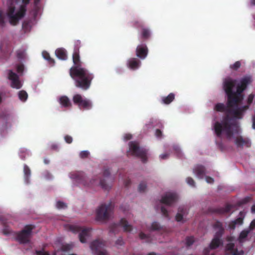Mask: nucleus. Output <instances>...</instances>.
<instances>
[{"instance_id": "1", "label": "nucleus", "mask_w": 255, "mask_h": 255, "mask_svg": "<svg viewBox=\"0 0 255 255\" xmlns=\"http://www.w3.org/2000/svg\"><path fill=\"white\" fill-rule=\"evenodd\" d=\"M249 106H244L240 107H230L223 103H218L214 107V110L220 112H226L227 115L223 118L221 123L216 122L214 126V129L216 135L221 137L222 133H224L228 139H231L233 135L238 134L240 132V128L236 122H231L230 116L235 119H242L245 112L249 109Z\"/></svg>"}, {"instance_id": "2", "label": "nucleus", "mask_w": 255, "mask_h": 255, "mask_svg": "<svg viewBox=\"0 0 255 255\" xmlns=\"http://www.w3.org/2000/svg\"><path fill=\"white\" fill-rule=\"evenodd\" d=\"M80 42L77 41L73 53L72 59L74 66L70 69V75L74 80L75 86L84 90L88 89L91 85L94 75L87 69L81 67L82 62L80 59L79 47Z\"/></svg>"}, {"instance_id": "3", "label": "nucleus", "mask_w": 255, "mask_h": 255, "mask_svg": "<svg viewBox=\"0 0 255 255\" xmlns=\"http://www.w3.org/2000/svg\"><path fill=\"white\" fill-rule=\"evenodd\" d=\"M71 179L74 180L76 182L83 184L85 186H91L94 185L100 184L103 189L108 190L112 186L111 183L113 181V178L110 176V171L109 169H105L103 172V177L99 181L95 179L88 182L84 173L82 171L72 172L69 174Z\"/></svg>"}, {"instance_id": "4", "label": "nucleus", "mask_w": 255, "mask_h": 255, "mask_svg": "<svg viewBox=\"0 0 255 255\" xmlns=\"http://www.w3.org/2000/svg\"><path fill=\"white\" fill-rule=\"evenodd\" d=\"M114 208V205L111 202L108 204H102L97 210V220L104 221L109 219L113 212Z\"/></svg>"}, {"instance_id": "5", "label": "nucleus", "mask_w": 255, "mask_h": 255, "mask_svg": "<svg viewBox=\"0 0 255 255\" xmlns=\"http://www.w3.org/2000/svg\"><path fill=\"white\" fill-rule=\"evenodd\" d=\"M34 228L35 226L32 225H26L21 231L17 234L16 236V240L20 244L29 243L31 236L32 231Z\"/></svg>"}, {"instance_id": "6", "label": "nucleus", "mask_w": 255, "mask_h": 255, "mask_svg": "<svg viewBox=\"0 0 255 255\" xmlns=\"http://www.w3.org/2000/svg\"><path fill=\"white\" fill-rule=\"evenodd\" d=\"M70 230L74 233L79 232V238L80 241L82 243L87 242V240L91 237V229L90 228H85L83 229L82 227L72 225L70 227Z\"/></svg>"}, {"instance_id": "7", "label": "nucleus", "mask_w": 255, "mask_h": 255, "mask_svg": "<svg viewBox=\"0 0 255 255\" xmlns=\"http://www.w3.org/2000/svg\"><path fill=\"white\" fill-rule=\"evenodd\" d=\"M237 81L228 77L225 78L223 82V89L227 95L228 99V105H231V98L233 96V89L235 88Z\"/></svg>"}, {"instance_id": "8", "label": "nucleus", "mask_w": 255, "mask_h": 255, "mask_svg": "<svg viewBox=\"0 0 255 255\" xmlns=\"http://www.w3.org/2000/svg\"><path fill=\"white\" fill-rule=\"evenodd\" d=\"M106 242L101 240H96L90 244V248L96 255H107V251L105 249Z\"/></svg>"}, {"instance_id": "9", "label": "nucleus", "mask_w": 255, "mask_h": 255, "mask_svg": "<svg viewBox=\"0 0 255 255\" xmlns=\"http://www.w3.org/2000/svg\"><path fill=\"white\" fill-rule=\"evenodd\" d=\"M128 145L129 149L127 152V156L132 155L139 157L141 161H143V151L140 148L138 142L130 141Z\"/></svg>"}, {"instance_id": "10", "label": "nucleus", "mask_w": 255, "mask_h": 255, "mask_svg": "<svg viewBox=\"0 0 255 255\" xmlns=\"http://www.w3.org/2000/svg\"><path fill=\"white\" fill-rule=\"evenodd\" d=\"M73 101L75 104L77 105L80 109L89 110L92 108L91 101L87 99L83 98L80 94H76L73 96Z\"/></svg>"}, {"instance_id": "11", "label": "nucleus", "mask_w": 255, "mask_h": 255, "mask_svg": "<svg viewBox=\"0 0 255 255\" xmlns=\"http://www.w3.org/2000/svg\"><path fill=\"white\" fill-rule=\"evenodd\" d=\"M119 225L123 228L125 232H129L132 229V226L128 224V222L125 219L123 218L121 220L119 224L114 223L111 225L110 227V232L115 234H116L118 231Z\"/></svg>"}, {"instance_id": "12", "label": "nucleus", "mask_w": 255, "mask_h": 255, "mask_svg": "<svg viewBox=\"0 0 255 255\" xmlns=\"http://www.w3.org/2000/svg\"><path fill=\"white\" fill-rule=\"evenodd\" d=\"M245 89L238 85L237 87L236 92H233V96L231 98V104L229 105L230 107H237L238 104L243 100V97L242 95L243 92Z\"/></svg>"}, {"instance_id": "13", "label": "nucleus", "mask_w": 255, "mask_h": 255, "mask_svg": "<svg viewBox=\"0 0 255 255\" xmlns=\"http://www.w3.org/2000/svg\"><path fill=\"white\" fill-rule=\"evenodd\" d=\"M177 195L174 193L168 192L162 196L160 202L166 205L170 206L177 200Z\"/></svg>"}, {"instance_id": "14", "label": "nucleus", "mask_w": 255, "mask_h": 255, "mask_svg": "<svg viewBox=\"0 0 255 255\" xmlns=\"http://www.w3.org/2000/svg\"><path fill=\"white\" fill-rule=\"evenodd\" d=\"M25 13V8L21 6L20 9L15 14V15L9 16V23L10 24L12 25H16L19 19L24 16Z\"/></svg>"}, {"instance_id": "15", "label": "nucleus", "mask_w": 255, "mask_h": 255, "mask_svg": "<svg viewBox=\"0 0 255 255\" xmlns=\"http://www.w3.org/2000/svg\"><path fill=\"white\" fill-rule=\"evenodd\" d=\"M8 79L11 81V86L12 88L20 89L21 87L18 75L12 70L8 71Z\"/></svg>"}, {"instance_id": "16", "label": "nucleus", "mask_w": 255, "mask_h": 255, "mask_svg": "<svg viewBox=\"0 0 255 255\" xmlns=\"http://www.w3.org/2000/svg\"><path fill=\"white\" fill-rule=\"evenodd\" d=\"M232 208V205L227 204L225 207L212 208L210 209V211L219 215H225L229 213Z\"/></svg>"}, {"instance_id": "17", "label": "nucleus", "mask_w": 255, "mask_h": 255, "mask_svg": "<svg viewBox=\"0 0 255 255\" xmlns=\"http://www.w3.org/2000/svg\"><path fill=\"white\" fill-rule=\"evenodd\" d=\"M127 65L130 70H135L141 66V62L137 58H130L128 60Z\"/></svg>"}, {"instance_id": "18", "label": "nucleus", "mask_w": 255, "mask_h": 255, "mask_svg": "<svg viewBox=\"0 0 255 255\" xmlns=\"http://www.w3.org/2000/svg\"><path fill=\"white\" fill-rule=\"evenodd\" d=\"M240 217L237 219L231 221L229 224V228L231 230H234L237 225H242L243 224L244 214L241 211L239 214Z\"/></svg>"}, {"instance_id": "19", "label": "nucleus", "mask_w": 255, "mask_h": 255, "mask_svg": "<svg viewBox=\"0 0 255 255\" xmlns=\"http://www.w3.org/2000/svg\"><path fill=\"white\" fill-rule=\"evenodd\" d=\"M235 144L238 147L243 148V146L245 145L247 147L250 146V142L247 139L244 138L241 136H237L235 139Z\"/></svg>"}, {"instance_id": "20", "label": "nucleus", "mask_w": 255, "mask_h": 255, "mask_svg": "<svg viewBox=\"0 0 255 255\" xmlns=\"http://www.w3.org/2000/svg\"><path fill=\"white\" fill-rule=\"evenodd\" d=\"M194 173L199 178L202 179L206 173L205 167L202 165H196L194 169Z\"/></svg>"}, {"instance_id": "21", "label": "nucleus", "mask_w": 255, "mask_h": 255, "mask_svg": "<svg viewBox=\"0 0 255 255\" xmlns=\"http://www.w3.org/2000/svg\"><path fill=\"white\" fill-rule=\"evenodd\" d=\"M223 244L221 239L214 237L209 245V248L211 250H214Z\"/></svg>"}, {"instance_id": "22", "label": "nucleus", "mask_w": 255, "mask_h": 255, "mask_svg": "<svg viewBox=\"0 0 255 255\" xmlns=\"http://www.w3.org/2000/svg\"><path fill=\"white\" fill-rule=\"evenodd\" d=\"M60 104L64 108H69L72 106V104L70 99L66 96H61L59 98Z\"/></svg>"}, {"instance_id": "23", "label": "nucleus", "mask_w": 255, "mask_h": 255, "mask_svg": "<svg viewBox=\"0 0 255 255\" xmlns=\"http://www.w3.org/2000/svg\"><path fill=\"white\" fill-rule=\"evenodd\" d=\"M55 54L56 56L61 60H65L67 58L66 51L64 48H58L55 51Z\"/></svg>"}, {"instance_id": "24", "label": "nucleus", "mask_w": 255, "mask_h": 255, "mask_svg": "<svg viewBox=\"0 0 255 255\" xmlns=\"http://www.w3.org/2000/svg\"><path fill=\"white\" fill-rule=\"evenodd\" d=\"M186 209L184 207H179L178 208V213L176 214L175 219L177 222L182 221L183 216L186 213Z\"/></svg>"}, {"instance_id": "25", "label": "nucleus", "mask_w": 255, "mask_h": 255, "mask_svg": "<svg viewBox=\"0 0 255 255\" xmlns=\"http://www.w3.org/2000/svg\"><path fill=\"white\" fill-rule=\"evenodd\" d=\"M252 82V78L250 76H247L242 78L239 85L245 89H246L247 86Z\"/></svg>"}, {"instance_id": "26", "label": "nucleus", "mask_w": 255, "mask_h": 255, "mask_svg": "<svg viewBox=\"0 0 255 255\" xmlns=\"http://www.w3.org/2000/svg\"><path fill=\"white\" fill-rule=\"evenodd\" d=\"M175 99V95L171 93L167 96L162 98V102L166 105L170 104Z\"/></svg>"}, {"instance_id": "27", "label": "nucleus", "mask_w": 255, "mask_h": 255, "mask_svg": "<svg viewBox=\"0 0 255 255\" xmlns=\"http://www.w3.org/2000/svg\"><path fill=\"white\" fill-rule=\"evenodd\" d=\"M23 172H24V178L26 183H29V177L31 175V171L29 167L24 165L23 167Z\"/></svg>"}, {"instance_id": "28", "label": "nucleus", "mask_w": 255, "mask_h": 255, "mask_svg": "<svg viewBox=\"0 0 255 255\" xmlns=\"http://www.w3.org/2000/svg\"><path fill=\"white\" fill-rule=\"evenodd\" d=\"M235 244L234 243H229L227 244L226 246V252H228L229 253H231L232 255H233L235 253H238V251L237 249H235Z\"/></svg>"}, {"instance_id": "29", "label": "nucleus", "mask_w": 255, "mask_h": 255, "mask_svg": "<svg viewBox=\"0 0 255 255\" xmlns=\"http://www.w3.org/2000/svg\"><path fill=\"white\" fill-rule=\"evenodd\" d=\"M42 56L45 59L47 60L49 64H51L52 66L54 65L55 61L50 57L49 53H48L47 51H43L42 52Z\"/></svg>"}, {"instance_id": "30", "label": "nucleus", "mask_w": 255, "mask_h": 255, "mask_svg": "<svg viewBox=\"0 0 255 255\" xmlns=\"http://www.w3.org/2000/svg\"><path fill=\"white\" fill-rule=\"evenodd\" d=\"M136 56L140 58H143V45L140 44V45H138L136 48Z\"/></svg>"}, {"instance_id": "31", "label": "nucleus", "mask_w": 255, "mask_h": 255, "mask_svg": "<svg viewBox=\"0 0 255 255\" xmlns=\"http://www.w3.org/2000/svg\"><path fill=\"white\" fill-rule=\"evenodd\" d=\"M250 233V231L248 230H244L242 231L240 234L239 237V241L240 242H243V241L247 237L248 234Z\"/></svg>"}, {"instance_id": "32", "label": "nucleus", "mask_w": 255, "mask_h": 255, "mask_svg": "<svg viewBox=\"0 0 255 255\" xmlns=\"http://www.w3.org/2000/svg\"><path fill=\"white\" fill-rule=\"evenodd\" d=\"M28 95L24 91H20L18 93V97L21 101H25L27 99Z\"/></svg>"}, {"instance_id": "33", "label": "nucleus", "mask_w": 255, "mask_h": 255, "mask_svg": "<svg viewBox=\"0 0 255 255\" xmlns=\"http://www.w3.org/2000/svg\"><path fill=\"white\" fill-rule=\"evenodd\" d=\"M194 241H195V240H194V238L193 237H192V236L187 237L186 238V239H185L186 245L187 247H190L194 243Z\"/></svg>"}, {"instance_id": "34", "label": "nucleus", "mask_w": 255, "mask_h": 255, "mask_svg": "<svg viewBox=\"0 0 255 255\" xmlns=\"http://www.w3.org/2000/svg\"><path fill=\"white\" fill-rule=\"evenodd\" d=\"M218 230L216 232L214 237L221 239L224 233L225 229L223 228Z\"/></svg>"}, {"instance_id": "35", "label": "nucleus", "mask_w": 255, "mask_h": 255, "mask_svg": "<svg viewBox=\"0 0 255 255\" xmlns=\"http://www.w3.org/2000/svg\"><path fill=\"white\" fill-rule=\"evenodd\" d=\"M5 25V21L4 20V16L2 10H0V26L3 27Z\"/></svg>"}, {"instance_id": "36", "label": "nucleus", "mask_w": 255, "mask_h": 255, "mask_svg": "<svg viewBox=\"0 0 255 255\" xmlns=\"http://www.w3.org/2000/svg\"><path fill=\"white\" fill-rule=\"evenodd\" d=\"M161 227L160 224L156 222H153L151 226V229L153 231H157L161 229Z\"/></svg>"}, {"instance_id": "37", "label": "nucleus", "mask_w": 255, "mask_h": 255, "mask_svg": "<svg viewBox=\"0 0 255 255\" xmlns=\"http://www.w3.org/2000/svg\"><path fill=\"white\" fill-rule=\"evenodd\" d=\"M241 66L240 61H236L235 63L230 66V68L234 70H237Z\"/></svg>"}, {"instance_id": "38", "label": "nucleus", "mask_w": 255, "mask_h": 255, "mask_svg": "<svg viewBox=\"0 0 255 255\" xmlns=\"http://www.w3.org/2000/svg\"><path fill=\"white\" fill-rule=\"evenodd\" d=\"M213 227L215 229L223 228V224L219 221H216L213 224Z\"/></svg>"}, {"instance_id": "39", "label": "nucleus", "mask_w": 255, "mask_h": 255, "mask_svg": "<svg viewBox=\"0 0 255 255\" xmlns=\"http://www.w3.org/2000/svg\"><path fill=\"white\" fill-rule=\"evenodd\" d=\"M89 154H90V153L87 150L82 151L80 153V157L82 159H85V158H88Z\"/></svg>"}, {"instance_id": "40", "label": "nucleus", "mask_w": 255, "mask_h": 255, "mask_svg": "<svg viewBox=\"0 0 255 255\" xmlns=\"http://www.w3.org/2000/svg\"><path fill=\"white\" fill-rule=\"evenodd\" d=\"M56 207L58 209H64L67 207L65 203L61 201H58L56 203Z\"/></svg>"}, {"instance_id": "41", "label": "nucleus", "mask_w": 255, "mask_h": 255, "mask_svg": "<svg viewBox=\"0 0 255 255\" xmlns=\"http://www.w3.org/2000/svg\"><path fill=\"white\" fill-rule=\"evenodd\" d=\"M187 183L191 186L194 187H195V183L194 180L191 177H187L186 178Z\"/></svg>"}, {"instance_id": "42", "label": "nucleus", "mask_w": 255, "mask_h": 255, "mask_svg": "<svg viewBox=\"0 0 255 255\" xmlns=\"http://www.w3.org/2000/svg\"><path fill=\"white\" fill-rule=\"evenodd\" d=\"M15 11V7L14 6H10L9 7L7 12V15L8 16H10L13 15H15L14 14Z\"/></svg>"}, {"instance_id": "43", "label": "nucleus", "mask_w": 255, "mask_h": 255, "mask_svg": "<svg viewBox=\"0 0 255 255\" xmlns=\"http://www.w3.org/2000/svg\"><path fill=\"white\" fill-rule=\"evenodd\" d=\"M173 149L175 151V153L178 156L180 157L181 155V153L180 151V149L177 145H174L173 146Z\"/></svg>"}, {"instance_id": "44", "label": "nucleus", "mask_w": 255, "mask_h": 255, "mask_svg": "<svg viewBox=\"0 0 255 255\" xmlns=\"http://www.w3.org/2000/svg\"><path fill=\"white\" fill-rule=\"evenodd\" d=\"M161 213H162V215L164 217H165L166 218H168L169 217V215H168V211L166 209L165 207H164V206H162L161 207Z\"/></svg>"}, {"instance_id": "45", "label": "nucleus", "mask_w": 255, "mask_h": 255, "mask_svg": "<svg viewBox=\"0 0 255 255\" xmlns=\"http://www.w3.org/2000/svg\"><path fill=\"white\" fill-rule=\"evenodd\" d=\"M64 140L65 142L68 144H70L73 141V138L72 136L69 135H66L64 136Z\"/></svg>"}, {"instance_id": "46", "label": "nucleus", "mask_w": 255, "mask_h": 255, "mask_svg": "<svg viewBox=\"0 0 255 255\" xmlns=\"http://www.w3.org/2000/svg\"><path fill=\"white\" fill-rule=\"evenodd\" d=\"M155 134L157 138H161L162 137V132L159 129H156Z\"/></svg>"}, {"instance_id": "47", "label": "nucleus", "mask_w": 255, "mask_h": 255, "mask_svg": "<svg viewBox=\"0 0 255 255\" xmlns=\"http://www.w3.org/2000/svg\"><path fill=\"white\" fill-rule=\"evenodd\" d=\"M24 66L22 64H19L16 67V71L18 73H20L23 71Z\"/></svg>"}, {"instance_id": "48", "label": "nucleus", "mask_w": 255, "mask_h": 255, "mask_svg": "<svg viewBox=\"0 0 255 255\" xmlns=\"http://www.w3.org/2000/svg\"><path fill=\"white\" fill-rule=\"evenodd\" d=\"M132 138V135L130 133H126L124 135V140L127 141Z\"/></svg>"}, {"instance_id": "49", "label": "nucleus", "mask_w": 255, "mask_h": 255, "mask_svg": "<svg viewBox=\"0 0 255 255\" xmlns=\"http://www.w3.org/2000/svg\"><path fill=\"white\" fill-rule=\"evenodd\" d=\"M116 244L117 246H122L124 244V241L122 238L120 237L118 238L116 242Z\"/></svg>"}, {"instance_id": "50", "label": "nucleus", "mask_w": 255, "mask_h": 255, "mask_svg": "<svg viewBox=\"0 0 255 255\" xmlns=\"http://www.w3.org/2000/svg\"><path fill=\"white\" fill-rule=\"evenodd\" d=\"M36 254L37 255H48V252H44L43 250L36 251Z\"/></svg>"}, {"instance_id": "51", "label": "nucleus", "mask_w": 255, "mask_h": 255, "mask_svg": "<svg viewBox=\"0 0 255 255\" xmlns=\"http://www.w3.org/2000/svg\"><path fill=\"white\" fill-rule=\"evenodd\" d=\"M2 232L3 234L7 235L10 233L11 231L8 228L5 227L3 229Z\"/></svg>"}, {"instance_id": "52", "label": "nucleus", "mask_w": 255, "mask_h": 255, "mask_svg": "<svg viewBox=\"0 0 255 255\" xmlns=\"http://www.w3.org/2000/svg\"><path fill=\"white\" fill-rule=\"evenodd\" d=\"M206 181L207 183H210V184L213 183V182L214 181V179L209 176L206 177Z\"/></svg>"}, {"instance_id": "53", "label": "nucleus", "mask_w": 255, "mask_h": 255, "mask_svg": "<svg viewBox=\"0 0 255 255\" xmlns=\"http://www.w3.org/2000/svg\"><path fill=\"white\" fill-rule=\"evenodd\" d=\"M150 33L149 31L144 28V39L148 38L150 36Z\"/></svg>"}, {"instance_id": "54", "label": "nucleus", "mask_w": 255, "mask_h": 255, "mask_svg": "<svg viewBox=\"0 0 255 255\" xmlns=\"http://www.w3.org/2000/svg\"><path fill=\"white\" fill-rule=\"evenodd\" d=\"M253 99H254V96L252 95H250L249 96L248 99V104H251L253 102Z\"/></svg>"}, {"instance_id": "55", "label": "nucleus", "mask_w": 255, "mask_h": 255, "mask_svg": "<svg viewBox=\"0 0 255 255\" xmlns=\"http://www.w3.org/2000/svg\"><path fill=\"white\" fill-rule=\"evenodd\" d=\"M131 183V181L130 179H127L125 182H124V184H125V187H127L129 185H130Z\"/></svg>"}, {"instance_id": "56", "label": "nucleus", "mask_w": 255, "mask_h": 255, "mask_svg": "<svg viewBox=\"0 0 255 255\" xmlns=\"http://www.w3.org/2000/svg\"><path fill=\"white\" fill-rule=\"evenodd\" d=\"M169 156V154L168 153H164L160 155V157L162 159H167Z\"/></svg>"}, {"instance_id": "57", "label": "nucleus", "mask_w": 255, "mask_h": 255, "mask_svg": "<svg viewBox=\"0 0 255 255\" xmlns=\"http://www.w3.org/2000/svg\"><path fill=\"white\" fill-rule=\"evenodd\" d=\"M250 228L251 230H253L255 228V219L251 222Z\"/></svg>"}, {"instance_id": "58", "label": "nucleus", "mask_w": 255, "mask_h": 255, "mask_svg": "<svg viewBox=\"0 0 255 255\" xmlns=\"http://www.w3.org/2000/svg\"><path fill=\"white\" fill-rule=\"evenodd\" d=\"M138 190L140 192L143 191V183L141 182L138 186Z\"/></svg>"}, {"instance_id": "59", "label": "nucleus", "mask_w": 255, "mask_h": 255, "mask_svg": "<svg viewBox=\"0 0 255 255\" xmlns=\"http://www.w3.org/2000/svg\"><path fill=\"white\" fill-rule=\"evenodd\" d=\"M211 249H210V248H205L204 250V254L205 255H207L209 254V252H210V250Z\"/></svg>"}, {"instance_id": "60", "label": "nucleus", "mask_w": 255, "mask_h": 255, "mask_svg": "<svg viewBox=\"0 0 255 255\" xmlns=\"http://www.w3.org/2000/svg\"><path fill=\"white\" fill-rule=\"evenodd\" d=\"M51 148L55 150H57L58 149V146L57 144H52L51 145Z\"/></svg>"}, {"instance_id": "61", "label": "nucleus", "mask_w": 255, "mask_h": 255, "mask_svg": "<svg viewBox=\"0 0 255 255\" xmlns=\"http://www.w3.org/2000/svg\"><path fill=\"white\" fill-rule=\"evenodd\" d=\"M226 240L228 242H231L234 240V237L232 236H228L226 238Z\"/></svg>"}, {"instance_id": "62", "label": "nucleus", "mask_w": 255, "mask_h": 255, "mask_svg": "<svg viewBox=\"0 0 255 255\" xmlns=\"http://www.w3.org/2000/svg\"><path fill=\"white\" fill-rule=\"evenodd\" d=\"M148 54V48L144 45V58L146 57Z\"/></svg>"}, {"instance_id": "63", "label": "nucleus", "mask_w": 255, "mask_h": 255, "mask_svg": "<svg viewBox=\"0 0 255 255\" xmlns=\"http://www.w3.org/2000/svg\"><path fill=\"white\" fill-rule=\"evenodd\" d=\"M251 5H255V0H250Z\"/></svg>"}, {"instance_id": "64", "label": "nucleus", "mask_w": 255, "mask_h": 255, "mask_svg": "<svg viewBox=\"0 0 255 255\" xmlns=\"http://www.w3.org/2000/svg\"><path fill=\"white\" fill-rule=\"evenodd\" d=\"M252 212L253 213H255V205H254L251 208Z\"/></svg>"}]
</instances>
